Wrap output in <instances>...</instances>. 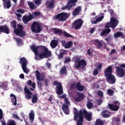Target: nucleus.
Segmentation results:
<instances>
[{"label":"nucleus","mask_w":125,"mask_h":125,"mask_svg":"<svg viewBox=\"0 0 125 125\" xmlns=\"http://www.w3.org/2000/svg\"><path fill=\"white\" fill-rule=\"evenodd\" d=\"M31 49L33 50L36 56H39V58L43 59V58H49L52 56L51 51L49 50L47 47L40 45L38 46L32 45L31 46Z\"/></svg>","instance_id":"obj_1"},{"label":"nucleus","mask_w":125,"mask_h":125,"mask_svg":"<svg viewBox=\"0 0 125 125\" xmlns=\"http://www.w3.org/2000/svg\"><path fill=\"white\" fill-rule=\"evenodd\" d=\"M112 73H113V70L111 66H108L104 72V77L106 78V81L109 84H114L116 83V77L112 74Z\"/></svg>","instance_id":"obj_2"},{"label":"nucleus","mask_w":125,"mask_h":125,"mask_svg":"<svg viewBox=\"0 0 125 125\" xmlns=\"http://www.w3.org/2000/svg\"><path fill=\"white\" fill-rule=\"evenodd\" d=\"M87 63L84 59L81 60L80 57H76L74 59V67L75 69H81L84 70V68L86 67Z\"/></svg>","instance_id":"obj_3"},{"label":"nucleus","mask_w":125,"mask_h":125,"mask_svg":"<svg viewBox=\"0 0 125 125\" xmlns=\"http://www.w3.org/2000/svg\"><path fill=\"white\" fill-rule=\"evenodd\" d=\"M74 121H77V125H83V110H80L79 112L75 107L74 108Z\"/></svg>","instance_id":"obj_4"},{"label":"nucleus","mask_w":125,"mask_h":125,"mask_svg":"<svg viewBox=\"0 0 125 125\" xmlns=\"http://www.w3.org/2000/svg\"><path fill=\"white\" fill-rule=\"evenodd\" d=\"M42 23L38 21H34L31 24V31L33 33H41L42 30Z\"/></svg>","instance_id":"obj_5"},{"label":"nucleus","mask_w":125,"mask_h":125,"mask_svg":"<svg viewBox=\"0 0 125 125\" xmlns=\"http://www.w3.org/2000/svg\"><path fill=\"white\" fill-rule=\"evenodd\" d=\"M69 16L70 15L69 13L62 12L54 16V19L56 20H58L59 21H66V20L69 18Z\"/></svg>","instance_id":"obj_6"},{"label":"nucleus","mask_w":125,"mask_h":125,"mask_svg":"<svg viewBox=\"0 0 125 125\" xmlns=\"http://www.w3.org/2000/svg\"><path fill=\"white\" fill-rule=\"evenodd\" d=\"M118 24H119V21L112 17L110 19V22L105 24V29H108V28L115 29L118 26Z\"/></svg>","instance_id":"obj_7"},{"label":"nucleus","mask_w":125,"mask_h":125,"mask_svg":"<svg viewBox=\"0 0 125 125\" xmlns=\"http://www.w3.org/2000/svg\"><path fill=\"white\" fill-rule=\"evenodd\" d=\"M113 104H108V107L110 110L112 111H114L115 112H117V111H119V109H120V106L121 105V103L119 102L118 101H114L112 102Z\"/></svg>","instance_id":"obj_8"},{"label":"nucleus","mask_w":125,"mask_h":125,"mask_svg":"<svg viewBox=\"0 0 125 125\" xmlns=\"http://www.w3.org/2000/svg\"><path fill=\"white\" fill-rule=\"evenodd\" d=\"M14 33L19 37H25L26 36V32L23 31V25L18 24V29L14 30Z\"/></svg>","instance_id":"obj_9"},{"label":"nucleus","mask_w":125,"mask_h":125,"mask_svg":"<svg viewBox=\"0 0 125 125\" xmlns=\"http://www.w3.org/2000/svg\"><path fill=\"white\" fill-rule=\"evenodd\" d=\"M54 85H56V93L58 95H62L63 94V86L62 83L58 81H55L54 82Z\"/></svg>","instance_id":"obj_10"},{"label":"nucleus","mask_w":125,"mask_h":125,"mask_svg":"<svg viewBox=\"0 0 125 125\" xmlns=\"http://www.w3.org/2000/svg\"><path fill=\"white\" fill-rule=\"evenodd\" d=\"M83 24V21L81 19H78L72 23V28L75 30H79L82 28Z\"/></svg>","instance_id":"obj_11"},{"label":"nucleus","mask_w":125,"mask_h":125,"mask_svg":"<svg viewBox=\"0 0 125 125\" xmlns=\"http://www.w3.org/2000/svg\"><path fill=\"white\" fill-rule=\"evenodd\" d=\"M20 63L21 64L22 69L26 74H28L29 71L27 69V64H28V62L27 61V59L25 58V57L21 58L20 60Z\"/></svg>","instance_id":"obj_12"},{"label":"nucleus","mask_w":125,"mask_h":125,"mask_svg":"<svg viewBox=\"0 0 125 125\" xmlns=\"http://www.w3.org/2000/svg\"><path fill=\"white\" fill-rule=\"evenodd\" d=\"M116 74L117 77L119 78H124L125 77V69L124 68H121L120 66H117L116 67Z\"/></svg>","instance_id":"obj_13"},{"label":"nucleus","mask_w":125,"mask_h":125,"mask_svg":"<svg viewBox=\"0 0 125 125\" xmlns=\"http://www.w3.org/2000/svg\"><path fill=\"white\" fill-rule=\"evenodd\" d=\"M83 116L84 115V117L86 121L88 122H90L92 118V113L87 112L86 110H83Z\"/></svg>","instance_id":"obj_14"},{"label":"nucleus","mask_w":125,"mask_h":125,"mask_svg":"<svg viewBox=\"0 0 125 125\" xmlns=\"http://www.w3.org/2000/svg\"><path fill=\"white\" fill-rule=\"evenodd\" d=\"M77 97H75L74 98V100L76 101V102H81V101H83L84 98V94L83 93L78 92L77 94Z\"/></svg>","instance_id":"obj_15"},{"label":"nucleus","mask_w":125,"mask_h":125,"mask_svg":"<svg viewBox=\"0 0 125 125\" xmlns=\"http://www.w3.org/2000/svg\"><path fill=\"white\" fill-rule=\"evenodd\" d=\"M61 43L62 46H64L65 49L71 48L73 44L72 41H69L66 42V41H62Z\"/></svg>","instance_id":"obj_16"},{"label":"nucleus","mask_w":125,"mask_h":125,"mask_svg":"<svg viewBox=\"0 0 125 125\" xmlns=\"http://www.w3.org/2000/svg\"><path fill=\"white\" fill-rule=\"evenodd\" d=\"M24 90L26 99H31L32 98V92L27 87H24Z\"/></svg>","instance_id":"obj_17"},{"label":"nucleus","mask_w":125,"mask_h":125,"mask_svg":"<svg viewBox=\"0 0 125 125\" xmlns=\"http://www.w3.org/2000/svg\"><path fill=\"white\" fill-rule=\"evenodd\" d=\"M34 18L33 15H30L29 16H23L22 17V21L24 24H27L29 21H31L32 19Z\"/></svg>","instance_id":"obj_18"},{"label":"nucleus","mask_w":125,"mask_h":125,"mask_svg":"<svg viewBox=\"0 0 125 125\" xmlns=\"http://www.w3.org/2000/svg\"><path fill=\"white\" fill-rule=\"evenodd\" d=\"M0 33H5V34H8L10 32L9 31V28L6 25L0 26Z\"/></svg>","instance_id":"obj_19"},{"label":"nucleus","mask_w":125,"mask_h":125,"mask_svg":"<svg viewBox=\"0 0 125 125\" xmlns=\"http://www.w3.org/2000/svg\"><path fill=\"white\" fill-rule=\"evenodd\" d=\"M93 43L94 45L97 46L99 49L102 47V43L101 42V41H99L98 39H95L93 40Z\"/></svg>","instance_id":"obj_20"},{"label":"nucleus","mask_w":125,"mask_h":125,"mask_svg":"<svg viewBox=\"0 0 125 125\" xmlns=\"http://www.w3.org/2000/svg\"><path fill=\"white\" fill-rule=\"evenodd\" d=\"M2 1L3 2V6L4 8H5V7H6L7 9L10 8L11 7L10 0H2Z\"/></svg>","instance_id":"obj_21"},{"label":"nucleus","mask_w":125,"mask_h":125,"mask_svg":"<svg viewBox=\"0 0 125 125\" xmlns=\"http://www.w3.org/2000/svg\"><path fill=\"white\" fill-rule=\"evenodd\" d=\"M0 123L2 125H16V122L14 120H10L7 122V125L4 120H0Z\"/></svg>","instance_id":"obj_22"},{"label":"nucleus","mask_w":125,"mask_h":125,"mask_svg":"<svg viewBox=\"0 0 125 125\" xmlns=\"http://www.w3.org/2000/svg\"><path fill=\"white\" fill-rule=\"evenodd\" d=\"M52 30L55 35H59V36H62V35H63V30H62V29L53 28H52Z\"/></svg>","instance_id":"obj_23"},{"label":"nucleus","mask_w":125,"mask_h":125,"mask_svg":"<svg viewBox=\"0 0 125 125\" xmlns=\"http://www.w3.org/2000/svg\"><path fill=\"white\" fill-rule=\"evenodd\" d=\"M62 109L65 115H69V105L65 104H63L62 105Z\"/></svg>","instance_id":"obj_24"},{"label":"nucleus","mask_w":125,"mask_h":125,"mask_svg":"<svg viewBox=\"0 0 125 125\" xmlns=\"http://www.w3.org/2000/svg\"><path fill=\"white\" fill-rule=\"evenodd\" d=\"M50 45L53 49L57 47V45H58V40H51Z\"/></svg>","instance_id":"obj_25"},{"label":"nucleus","mask_w":125,"mask_h":125,"mask_svg":"<svg viewBox=\"0 0 125 125\" xmlns=\"http://www.w3.org/2000/svg\"><path fill=\"white\" fill-rule=\"evenodd\" d=\"M76 4H70L68 3V2H67L66 5L63 6L61 9L62 10H65V9H67L69 11V10H71L72 8H73V6H75Z\"/></svg>","instance_id":"obj_26"},{"label":"nucleus","mask_w":125,"mask_h":125,"mask_svg":"<svg viewBox=\"0 0 125 125\" xmlns=\"http://www.w3.org/2000/svg\"><path fill=\"white\" fill-rule=\"evenodd\" d=\"M81 11H82V7L79 6L74 9L72 13V15L73 16H77L80 14V12H81Z\"/></svg>","instance_id":"obj_27"},{"label":"nucleus","mask_w":125,"mask_h":125,"mask_svg":"<svg viewBox=\"0 0 125 125\" xmlns=\"http://www.w3.org/2000/svg\"><path fill=\"white\" fill-rule=\"evenodd\" d=\"M29 118L30 122H34L35 120V112L34 110H31L30 112L29 113Z\"/></svg>","instance_id":"obj_28"},{"label":"nucleus","mask_w":125,"mask_h":125,"mask_svg":"<svg viewBox=\"0 0 125 125\" xmlns=\"http://www.w3.org/2000/svg\"><path fill=\"white\" fill-rule=\"evenodd\" d=\"M77 89L78 91H83L84 90V86L81 85V82H78L77 83Z\"/></svg>","instance_id":"obj_29"},{"label":"nucleus","mask_w":125,"mask_h":125,"mask_svg":"<svg viewBox=\"0 0 125 125\" xmlns=\"http://www.w3.org/2000/svg\"><path fill=\"white\" fill-rule=\"evenodd\" d=\"M114 37L115 39H118L120 37H121L122 39H123L125 36L124 35V33L118 31L114 34Z\"/></svg>","instance_id":"obj_30"},{"label":"nucleus","mask_w":125,"mask_h":125,"mask_svg":"<svg viewBox=\"0 0 125 125\" xmlns=\"http://www.w3.org/2000/svg\"><path fill=\"white\" fill-rule=\"evenodd\" d=\"M27 3L31 10H35V8H37V6L33 2L28 1Z\"/></svg>","instance_id":"obj_31"},{"label":"nucleus","mask_w":125,"mask_h":125,"mask_svg":"<svg viewBox=\"0 0 125 125\" xmlns=\"http://www.w3.org/2000/svg\"><path fill=\"white\" fill-rule=\"evenodd\" d=\"M66 53L65 50H62L60 51V54L58 55V59L61 60L63 59V57H64V54Z\"/></svg>","instance_id":"obj_32"},{"label":"nucleus","mask_w":125,"mask_h":125,"mask_svg":"<svg viewBox=\"0 0 125 125\" xmlns=\"http://www.w3.org/2000/svg\"><path fill=\"white\" fill-rule=\"evenodd\" d=\"M110 32L111 29L110 28L104 29L101 33V36H105V35H108Z\"/></svg>","instance_id":"obj_33"},{"label":"nucleus","mask_w":125,"mask_h":125,"mask_svg":"<svg viewBox=\"0 0 125 125\" xmlns=\"http://www.w3.org/2000/svg\"><path fill=\"white\" fill-rule=\"evenodd\" d=\"M10 96H14V99H12L11 101L13 105L16 106L17 105V98H16V96L13 94H11Z\"/></svg>","instance_id":"obj_34"},{"label":"nucleus","mask_w":125,"mask_h":125,"mask_svg":"<svg viewBox=\"0 0 125 125\" xmlns=\"http://www.w3.org/2000/svg\"><path fill=\"white\" fill-rule=\"evenodd\" d=\"M36 79L39 81V82H41V81L43 80V78H42L41 77V73H40V71L39 70L36 71Z\"/></svg>","instance_id":"obj_35"},{"label":"nucleus","mask_w":125,"mask_h":125,"mask_svg":"<svg viewBox=\"0 0 125 125\" xmlns=\"http://www.w3.org/2000/svg\"><path fill=\"white\" fill-rule=\"evenodd\" d=\"M60 73L61 75H65V74H66L67 68L66 67V66H63V67H62L60 71Z\"/></svg>","instance_id":"obj_36"},{"label":"nucleus","mask_w":125,"mask_h":125,"mask_svg":"<svg viewBox=\"0 0 125 125\" xmlns=\"http://www.w3.org/2000/svg\"><path fill=\"white\" fill-rule=\"evenodd\" d=\"M86 106L88 109H91L93 108V103L91 102L90 101H88Z\"/></svg>","instance_id":"obj_37"},{"label":"nucleus","mask_w":125,"mask_h":125,"mask_svg":"<svg viewBox=\"0 0 125 125\" xmlns=\"http://www.w3.org/2000/svg\"><path fill=\"white\" fill-rule=\"evenodd\" d=\"M38 96H37V94L34 95L32 97V102L33 104H35L38 102Z\"/></svg>","instance_id":"obj_38"},{"label":"nucleus","mask_w":125,"mask_h":125,"mask_svg":"<svg viewBox=\"0 0 125 125\" xmlns=\"http://www.w3.org/2000/svg\"><path fill=\"white\" fill-rule=\"evenodd\" d=\"M47 7L49 9H52L53 8H54V1H50L48 4Z\"/></svg>","instance_id":"obj_39"},{"label":"nucleus","mask_w":125,"mask_h":125,"mask_svg":"<svg viewBox=\"0 0 125 125\" xmlns=\"http://www.w3.org/2000/svg\"><path fill=\"white\" fill-rule=\"evenodd\" d=\"M63 34L64 37H65V38H74V36L73 35L68 33L66 31H62V34Z\"/></svg>","instance_id":"obj_40"},{"label":"nucleus","mask_w":125,"mask_h":125,"mask_svg":"<svg viewBox=\"0 0 125 125\" xmlns=\"http://www.w3.org/2000/svg\"><path fill=\"white\" fill-rule=\"evenodd\" d=\"M95 125H104V123L101 119H99L96 121Z\"/></svg>","instance_id":"obj_41"},{"label":"nucleus","mask_w":125,"mask_h":125,"mask_svg":"<svg viewBox=\"0 0 125 125\" xmlns=\"http://www.w3.org/2000/svg\"><path fill=\"white\" fill-rule=\"evenodd\" d=\"M0 87L4 90H7V85L4 84V83H0Z\"/></svg>","instance_id":"obj_42"},{"label":"nucleus","mask_w":125,"mask_h":125,"mask_svg":"<svg viewBox=\"0 0 125 125\" xmlns=\"http://www.w3.org/2000/svg\"><path fill=\"white\" fill-rule=\"evenodd\" d=\"M107 92L109 96H112V95H114V93H115V92L113 90H112V89H107Z\"/></svg>","instance_id":"obj_43"},{"label":"nucleus","mask_w":125,"mask_h":125,"mask_svg":"<svg viewBox=\"0 0 125 125\" xmlns=\"http://www.w3.org/2000/svg\"><path fill=\"white\" fill-rule=\"evenodd\" d=\"M78 0H68L67 2L68 4H75Z\"/></svg>","instance_id":"obj_44"},{"label":"nucleus","mask_w":125,"mask_h":125,"mask_svg":"<svg viewBox=\"0 0 125 125\" xmlns=\"http://www.w3.org/2000/svg\"><path fill=\"white\" fill-rule=\"evenodd\" d=\"M77 88V84L76 83H73L70 85V89H75V88Z\"/></svg>","instance_id":"obj_45"},{"label":"nucleus","mask_w":125,"mask_h":125,"mask_svg":"<svg viewBox=\"0 0 125 125\" xmlns=\"http://www.w3.org/2000/svg\"><path fill=\"white\" fill-rule=\"evenodd\" d=\"M37 84H38V87L40 89L42 90V83L41 82H37Z\"/></svg>","instance_id":"obj_46"},{"label":"nucleus","mask_w":125,"mask_h":125,"mask_svg":"<svg viewBox=\"0 0 125 125\" xmlns=\"http://www.w3.org/2000/svg\"><path fill=\"white\" fill-rule=\"evenodd\" d=\"M16 21H15V20H13L12 21V25L13 26V28H14V29H16Z\"/></svg>","instance_id":"obj_47"},{"label":"nucleus","mask_w":125,"mask_h":125,"mask_svg":"<svg viewBox=\"0 0 125 125\" xmlns=\"http://www.w3.org/2000/svg\"><path fill=\"white\" fill-rule=\"evenodd\" d=\"M92 53H93V52H92V51H91V48L88 49L87 51V54H88V55L89 56H90L92 55Z\"/></svg>","instance_id":"obj_48"},{"label":"nucleus","mask_w":125,"mask_h":125,"mask_svg":"<svg viewBox=\"0 0 125 125\" xmlns=\"http://www.w3.org/2000/svg\"><path fill=\"white\" fill-rule=\"evenodd\" d=\"M17 12L18 13H21V14H23V13L25 12L24 9H18L17 10Z\"/></svg>","instance_id":"obj_49"},{"label":"nucleus","mask_w":125,"mask_h":125,"mask_svg":"<svg viewBox=\"0 0 125 125\" xmlns=\"http://www.w3.org/2000/svg\"><path fill=\"white\" fill-rule=\"evenodd\" d=\"M35 3L36 5H40L42 3V0H35Z\"/></svg>","instance_id":"obj_50"},{"label":"nucleus","mask_w":125,"mask_h":125,"mask_svg":"<svg viewBox=\"0 0 125 125\" xmlns=\"http://www.w3.org/2000/svg\"><path fill=\"white\" fill-rule=\"evenodd\" d=\"M97 94L99 96H100V97H103V92L102 91H98Z\"/></svg>","instance_id":"obj_51"},{"label":"nucleus","mask_w":125,"mask_h":125,"mask_svg":"<svg viewBox=\"0 0 125 125\" xmlns=\"http://www.w3.org/2000/svg\"><path fill=\"white\" fill-rule=\"evenodd\" d=\"M98 74V69H94L93 72V75L94 76H97Z\"/></svg>","instance_id":"obj_52"},{"label":"nucleus","mask_w":125,"mask_h":125,"mask_svg":"<svg viewBox=\"0 0 125 125\" xmlns=\"http://www.w3.org/2000/svg\"><path fill=\"white\" fill-rule=\"evenodd\" d=\"M3 117V113L2 112V110L0 108V120H2Z\"/></svg>","instance_id":"obj_53"},{"label":"nucleus","mask_w":125,"mask_h":125,"mask_svg":"<svg viewBox=\"0 0 125 125\" xmlns=\"http://www.w3.org/2000/svg\"><path fill=\"white\" fill-rule=\"evenodd\" d=\"M108 12L110 14L111 16H114V10L112 9H109Z\"/></svg>","instance_id":"obj_54"},{"label":"nucleus","mask_w":125,"mask_h":125,"mask_svg":"<svg viewBox=\"0 0 125 125\" xmlns=\"http://www.w3.org/2000/svg\"><path fill=\"white\" fill-rule=\"evenodd\" d=\"M15 39H16V42H17V44L19 45H20V44H21V39H20V38L19 39L16 38Z\"/></svg>","instance_id":"obj_55"},{"label":"nucleus","mask_w":125,"mask_h":125,"mask_svg":"<svg viewBox=\"0 0 125 125\" xmlns=\"http://www.w3.org/2000/svg\"><path fill=\"white\" fill-rule=\"evenodd\" d=\"M69 62H71V58H68V59H65L64 61V64L69 63Z\"/></svg>","instance_id":"obj_56"},{"label":"nucleus","mask_w":125,"mask_h":125,"mask_svg":"<svg viewBox=\"0 0 125 125\" xmlns=\"http://www.w3.org/2000/svg\"><path fill=\"white\" fill-rule=\"evenodd\" d=\"M33 15H35V16L37 17V16H40V15H41V12H35L33 13Z\"/></svg>","instance_id":"obj_57"},{"label":"nucleus","mask_w":125,"mask_h":125,"mask_svg":"<svg viewBox=\"0 0 125 125\" xmlns=\"http://www.w3.org/2000/svg\"><path fill=\"white\" fill-rule=\"evenodd\" d=\"M103 118H109L110 117V114L109 113L103 114Z\"/></svg>","instance_id":"obj_58"},{"label":"nucleus","mask_w":125,"mask_h":125,"mask_svg":"<svg viewBox=\"0 0 125 125\" xmlns=\"http://www.w3.org/2000/svg\"><path fill=\"white\" fill-rule=\"evenodd\" d=\"M64 103L66 105L70 104V102H69V100H68V98H65V99H64Z\"/></svg>","instance_id":"obj_59"},{"label":"nucleus","mask_w":125,"mask_h":125,"mask_svg":"<svg viewBox=\"0 0 125 125\" xmlns=\"http://www.w3.org/2000/svg\"><path fill=\"white\" fill-rule=\"evenodd\" d=\"M12 116L14 118H15L16 119H17V120H18V121H20V118H19V117L18 116V115H17V114H13Z\"/></svg>","instance_id":"obj_60"},{"label":"nucleus","mask_w":125,"mask_h":125,"mask_svg":"<svg viewBox=\"0 0 125 125\" xmlns=\"http://www.w3.org/2000/svg\"><path fill=\"white\" fill-rule=\"evenodd\" d=\"M104 17L103 16H101L99 18H97L96 19L97 21H98V22H100L101 21H102V20H103Z\"/></svg>","instance_id":"obj_61"},{"label":"nucleus","mask_w":125,"mask_h":125,"mask_svg":"<svg viewBox=\"0 0 125 125\" xmlns=\"http://www.w3.org/2000/svg\"><path fill=\"white\" fill-rule=\"evenodd\" d=\"M102 68V63H100L98 64V66L97 67V70H101V68Z\"/></svg>","instance_id":"obj_62"},{"label":"nucleus","mask_w":125,"mask_h":125,"mask_svg":"<svg viewBox=\"0 0 125 125\" xmlns=\"http://www.w3.org/2000/svg\"><path fill=\"white\" fill-rule=\"evenodd\" d=\"M44 83L45 86H47L48 85V83H49V80L48 79H45Z\"/></svg>","instance_id":"obj_63"},{"label":"nucleus","mask_w":125,"mask_h":125,"mask_svg":"<svg viewBox=\"0 0 125 125\" xmlns=\"http://www.w3.org/2000/svg\"><path fill=\"white\" fill-rule=\"evenodd\" d=\"M110 112L108 110H104L102 111V114H109Z\"/></svg>","instance_id":"obj_64"}]
</instances>
